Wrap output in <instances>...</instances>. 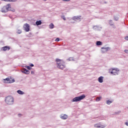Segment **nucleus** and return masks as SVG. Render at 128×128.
I'll use <instances>...</instances> for the list:
<instances>
[{
  "label": "nucleus",
  "instance_id": "1",
  "mask_svg": "<svg viewBox=\"0 0 128 128\" xmlns=\"http://www.w3.org/2000/svg\"><path fill=\"white\" fill-rule=\"evenodd\" d=\"M56 62L58 64L57 66L58 68H60V70H63V68H66V66H64V62L62 60L56 59Z\"/></svg>",
  "mask_w": 128,
  "mask_h": 128
},
{
  "label": "nucleus",
  "instance_id": "2",
  "mask_svg": "<svg viewBox=\"0 0 128 128\" xmlns=\"http://www.w3.org/2000/svg\"><path fill=\"white\" fill-rule=\"evenodd\" d=\"M5 102L8 104H12L14 103V98L11 96H8L6 98Z\"/></svg>",
  "mask_w": 128,
  "mask_h": 128
},
{
  "label": "nucleus",
  "instance_id": "3",
  "mask_svg": "<svg viewBox=\"0 0 128 128\" xmlns=\"http://www.w3.org/2000/svg\"><path fill=\"white\" fill-rule=\"evenodd\" d=\"M86 98V96L84 94L80 96L76 97L73 98L72 100V102H80V100H84Z\"/></svg>",
  "mask_w": 128,
  "mask_h": 128
},
{
  "label": "nucleus",
  "instance_id": "4",
  "mask_svg": "<svg viewBox=\"0 0 128 128\" xmlns=\"http://www.w3.org/2000/svg\"><path fill=\"white\" fill-rule=\"evenodd\" d=\"M4 84H12V82H14V79L12 78V77L4 79Z\"/></svg>",
  "mask_w": 128,
  "mask_h": 128
},
{
  "label": "nucleus",
  "instance_id": "5",
  "mask_svg": "<svg viewBox=\"0 0 128 128\" xmlns=\"http://www.w3.org/2000/svg\"><path fill=\"white\" fill-rule=\"evenodd\" d=\"M110 73L112 74H114V76H116V74H118V70L116 69V68H112L110 69Z\"/></svg>",
  "mask_w": 128,
  "mask_h": 128
},
{
  "label": "nucleus",
  "instance_id": "6",
  "mask_svg": "<svg viewBox=\"0 0 128 128\" xmlns=\"http://www.w3.org/2000/svg\"><path fill=\"white\" fill-rule=\"evenodd\" d=\"M24 30L26 32H30V25L28 24H26L24 26Z\"/></svg>",
  "mask_w": 128,
  "mask_h": 128
},
{
  "label": "nucleus",
  "instance_id": "7",
  "mask_svg": "<svg viewBox=\"0 0 128 128\" xmlns=\"http://www.w3.org/2000/svg\"><path fill=\"white\" fill-rule=\"evenodd\" d=\"M5 8H6V12H8V10L16 12V10H14V9L13 10H10V4H8L6 6H5Z\"/></svg>",
  "mask_w": 128,
  "mask_h": 128
},
{
  "label": "nucleus",
  "instance_id": "8",
  "mask_svg": "<svg viewBox=\"0 0 128 128\" xmlns=\"http://www.w3.org/2000/svg\"><path fill=\"white\" fill-rule=\"evenodd\" d=\"M2 50L4 52H6V50H10V46H5L4 47H2Z\"/></svg>",
  "mask_w": 128,
  "mask_h": 128
},
{
  "label": "nucleus",
  "instance_id": "9",
  "mask_svg": "<svg viewBox=\"0 0 128 128\" xmlns=\"http://www.w3.org/2000/svg\"><path fill=\"white\" fill-rule=\"evenodd\" d=\"M95 128H104L105 126L100 124H96L94 126Z\"/></svg>",
  "mask_w": 128,
  "mask_h": 128
},
{
  "label": "nucleus",
  "instance_id": "10",
  "mask_svg": "<svg viewBox=\"0 0 128 128\" xmlns=\"http://www.w3.org/2000/svg\"><path fill=\"white\" fill-rule=\"evenodd\" d=\"M98 82H104V77L102 76H100L98 78Z\"/></svg>",
  "mask_w": 128,
  "mask_h": 128
},
{
  "label": "nucleus",
  "instance_id": "11",
  "mask_svg": "<svg viewBox=\"0 0 128 128\" xmlns=\"http://www.w3.org/2000/svg\"><path fill=\"white\" fill-rule=\"evenodd\" d=\"M22 72H24V74H30V71L26 69H24Z\"/></svg>",
  "mask_w": 128,
  "mask_h": 128
},
{
  "label": "nucleus",
  "instance_id": "12",
  "mask_svg": "<svg viewBox=\"0 0 128 128\" xmlns=\"http://www.w3.org/2000/svg\"><path fill=\"white\" fill-rule=\"evenodd\" d=\"M61 118H62V120H66V118H68V116L64 114L61 116Z\"/></svg>",
  "mask_w": 128,
  "mask_h": 128
},
{
  "label": "nucleus",
  "instance_id": "13",
  "mask_svg": "<svg viewBox=\"0 0 128 128\" xmlns=\"http://www.w3.org/2000/svg\"><path fill=\"white\" fill-rule=\"evenodd\" d=\"M36 26H40V24H42V21L40 20L36 21Z\"/></svg>",
  "mask_w": 128,
  "mask_h": 128
},
{
  "label": "nucleus",
  "instance_id": "14",
  "mask_svg": "<svg viewBox=\"0 0 128 128\" xmlns=\"http://www.w3.org/2000/svg\"><path fill=\"white\" fill-rule=\"evenodd\" d=\"M17 92L19 94H24L23 92H22L20 90H18L17 91Z\"/></svg>",
  "mask_w": 128,
  "mask_h": 128
},
{
  "label": "nucleus",
  "instance_id": "15",
  "mask_svg": "<svg viewBox=\"0 0 128 128\" xmlns=\"http://www.w3.org/2000/svg\"><path fill=\"white\" fill-rule=\"evenodd\" d=\"M96 46H102V42L100 41H97Z\"/></svg>",
  "mask_w": 128,
  "mask_h": 128
},
{
  "label": "nucleus",
  "instance_id": "16",
  "mask_svg": "<svg viewBox=\"0 0 128 128\" xmlns=\"http://www.w3.org/2000/svg\"><path fill=\"white\" fill-rule=\"evenodd\" d=\"M102 100V97H97L96 98V102H100Z\"/></svg>",
  "mask_w": 128,
  "mask_h": 128
},
{
  "label": "nucleus",
  "instance_id": "17",
  "mask_svg": "<svg viewBox=\"0 0 128 128\" xmlns=\"http://www.w3.org/2000/svg\"><path fill=\"white\" fill-rule=\"evenodd\" d=\"M54 24H50V28H54Z\"/></svg>",
  "mask_w": 128,
  "mask_h": 128
},
{
  "label": "nucleus",
  "instance_id": "18",
  "mask_svg": "<svg viewBox=\"0 0 128 128\" xmlns=\"http://www.w3.org/2000/svg\"><path fill=\"white\" fill-rule=\"evenodd\" d=\"M112 102L110 100H107L106 101L107 104H112Z\"/></svg>",
  "mask_w": 128,
  "mask_h": 128
},
{
  "label": "nucleus",
  "instance_id": "19",
  "mask_svg": "<svg viewBox=\"0 0 128 128\" xmlns=\"http://www.w3.org/2000/svg\"><path fill=\"white\" fill-rule=\"evenodd\" d=\"M26 68H28V70H32V68L30 66H26Z\"/></svg>",
  "mask_w": 128,
  "mask_h": 128
},
{
  "label": "nucleus",
  "instance_id": "20",
  "mask_svg": "<svg viewBox=\"0 0 128 128\" xmlns=\"http://www.w3.org/2000/svg\"><path fill=\"white\" fill-rule=\"evenodd\" d=\"M4 2H14L16 0H4Z\"/></svg>",
  "mask_w": 128,
  "mask_h": 128
},
{
  "label": "nucleus",
  "instance_id": "21",
  "mask_svg": "<svg viewBox=\"0 0 128 128\" xmlns=\"http://www.w3.org/2000/svg\"><path fill=\"white\" fill-rule=\"evenodd\" d=\"M17 34H22V30H18L17 31Z\"/></svg>",
  "mask_w": 128,
  "mask_h": 128
},
{
  "label": "nucleus",
  "instance_id": "22",
  "mask_svg": "<svg viewBox=\"0 0 128 128\" xmlns=\"http://www.w3.org/2000/svg\"><path fill=\"white\" fill-rule=\"evenodd\" d=\"M8 12V11H6V10H4V8H2V12Z\"/></svg>",
  "mask_w": 128,
  "mask_h": 128
},
{
  "label": "nucleus",
  "instance_id": "23",
  "mask_svg": "<svg viewBox=\"0 0 128 128\" xmlns=\"http://www.w3.org/2000/svg\"><path fill=\"white\" fill-rule=\"evenodd\" d=\"M56 42H60V38H56Z\"/></svg>",
  "mask_w": 128,
  "mask_h": 128
},
{
  "label": "nucleus",
  "instance_id": "24",
  "mask_svg": "<svg viewBox=\"0 0 128 128\" xmlns=\"http://www.w3.org/2000/svg\"><path fill=\"white\" fill-rule=\"evenodd\" d=\"M114 20H118V17H114Z\"/></svg>",
  "mask_w": 128,
  "mask_h": 128
},
{
  "label": "nucleus",
  "instance_id": "25",
  "mask_svg": "<svg viewBox=\"0 0 128 128\" xmlns=\"http://www.w3.org/2000/svg\"><path fill=\"white\" fill-rule=\"evenodd\" d=\"M62 18L64 20H66V18H65L64 16H63L62 17Z\"/></svg>",
  "mask_w": 128,
  "mask_h": 128
},
{
  "label": "nucleus",
  "instance_id": "26",
  "mask_svg": "<svg viewBox=\"0 0 128 128\" xmlns=\"http://www.w3.org/2000/svg\"><path fill=\"white\" fill-rule=\"evenodd\" d=\"M125 40H128V36H126L125 38Z\"/></svg>",
  "mask_w": 128,
  "mask_h": 128
},
{
  "label": "nucleus",
  "instance_id": "27",
  "mask_svg": "<svg viewBox=\"0 0 128 128\" xmlns=\"http://www.w3.org/2000/svg\"><path fill=\"white\" fill-rule=\"evenodd\" d=\"M31 74H34V72L32 71V72H31Z\"/></svg>",
  "mask_w": 128,
  "mask_h": 128
},
{
  "label": "nucleus",
  "instance_id": "28",
  "mask_svg": "<svg viewBox=\"0 0 128 128\" xmlns=\"http://www.w3.org/2000/svg\"><path fill=\"white\" fill-rule=\"evenodd\" d=\"M124 52H128V50H125Z\"/></svg>",
  "mask_w": 128,
  "mask_h": 128
},
{
  "label": "nucleus",
  "instance_id": "29",
  "mask_svg": "<svg viewBox=\"0 0 128 128\" xmlns=\"http://www.w3.org/2000/svg\"><path fill=\"white\" fill-rule=\"evenodd\" d=\"M30 66H34L33 64H30Z\"/></svg>",
  "mask_w": 128,
  "mask_h": 128
},
{
  "label": "nucleus",
  "instance_id": "30",
  "mask_svg": "<svg viewBox=\"0 0 128 128\" xmlns=\"http://www.w3.org/2000/svg\"><path fill=\"white\" fill-rule=\"evenodd\" d=\"M76 17H74V20H76Z\"/></svg>",
  "mask_w": 128,
  "mask_h": 128
},
{
  "label": "nucleus",
  "instance_id": "31",
  "mask_svg": "<svg viewBox=\"0 0 128 128\" xmlns=\"http://www.w3.org/2000/svg\"><path fill=\"white\" fill-rule=\"evenodd\" d=\"M45 0V1H46V0Z\"/></svg>",
  "mask_w": 128,
  "mask_h": 128
}]
</instances>
